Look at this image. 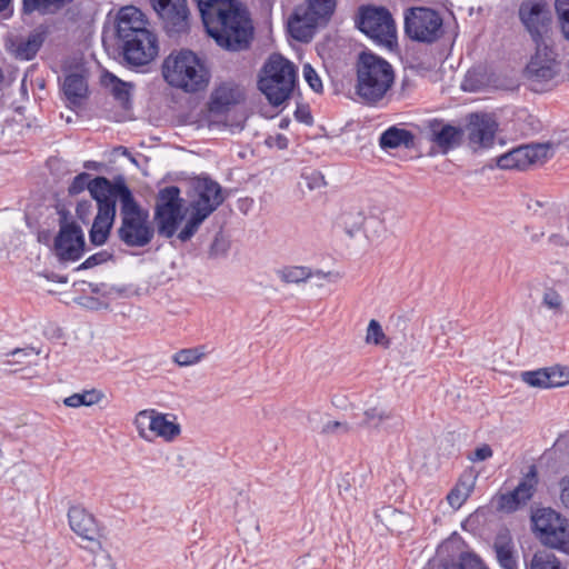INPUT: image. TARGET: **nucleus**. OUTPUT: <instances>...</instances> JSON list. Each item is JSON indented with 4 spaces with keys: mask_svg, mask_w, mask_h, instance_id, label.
<instances>
[{
    "mask_svg": "<svg viewBox=\"0 0 569 569\" xmlns=\"http://www.w3.org/2000/svg\"><path fill=\"white\" fill-rule=\"evenodd\" d=\"M207 32L218 46L231 51L249 47L253 26L237 0H196Z\"/></svg>",
    "mask_w": 569,
    "mask_h": 569,
    "instance_id": "f257e3e1",
    "label": "nucleus"
},
{
    "mask_svg": "<svg viewBox=\"0 0 569 569\" xmlns=\"http://www.w3.org/2000/svg\"><path fill=\"white\" fill-rule=\"evenodd\" d=\"M166 82L187 93L204 90L210 81V72L204 61L188 49L172 51L162 62Z\"/></svg>",
    "mask_w": 569,
    "mask_h": 569,
    "instance_id": "f03ea898",
    "label": "nucleus"
},
{
    "mask_svg": "<svg viewBox=\"0 0 569 569\" xmlns=\"http://www.w3.org/2000/svg\"><path fill=\"white\" fill-rule=\"evenodd\" d=\"M395 82L391 64L371 53H362L357 67L356 92L367 103H377L385 98Z\"/></svg>",
    "mask_w": 569,
    "mask_h": 569,
    "instance_id": "7ed1b4c3",
    "label": "nucleus"
},
{
    "mask_svg": "<svg viewBox=\"0 0 569 569\" xmlns=\"http://www.w3.org/2000/svg\"><path fill=\"white\" fill-rule=\"evenodd\" d=\"M190 198L189 219L178 233L181 241L189 240L197 232L201 223L223 202L226 196L218 182L203 177L192 182Z\"/></svg>",
    "mask_w": 569,
    "mask_h": 569,
    "instance_id": "20e7f679",
    "label": "nucleus"
},
{
    "mask_svg": "<svg viewBox=\"0 0 569 569\" xmlns=\"http://www.w3.org/2000/svg\"><path fill=\"white\" fill-rule=\"evenodd\" d=\"M119 190L121 192V223L118 237L129 247H144L150 243L154 234L149 212L134 201L126 186L120 187Z\"/></svg>",
    "mask_w": 569,
    "mask_h": 569,
    "instance_id": "39448f33",
    "label": "nucleus"
},
{
    "mask_svg": "<svg viewBox=\"0 0 569 569\" xmlns=\"http://www.w3.org/2000/svg\"><path fill=\"white\" fill-rule=\"evenodd\" d=\"M295 83V66L283 57L273 54L261 70L258 87L272 106L279 107L290 98Z\"/></svg>",
    "mask_w": 569,
    "mask_h": 569,
    "instance_id": "423d86ee",
    "label": "nucleus"
},
{
    "mask_svg": "<svg viewBox=\"0 0 569 569\" xmlns=\"http://www.w3.org/2000/svg\"><path fill=\"white\" fill-rule=\"evenodd\" d=\"M533 531L541 545L569 556V520L551 508L532 515Z\"/></svg>",
    "mask_w": 569,
    "mask_h": 569,
    "instance_id": "0eeeda50",
    "label": "nucleus"
},
{
    "mask_svg": "<svg viewBox=\"0 0 569 569\" xmlns=\"http://www.w3.org/2000/svg\"><path fill=\"white\" fill-rule=\"evenodd\" d=\"M133 426L140 439L151 442L160 438L164 442H173L181 435V426L174 415L144 409L136 413Z\"/></svg>",
    "mask_w": 569,
    "mask_h": 569,
    "instance_id": "6e6552de",
    "label": "nucleus"
},
{
    "mask_svg": "<svg viewBox=\"0 0 569 569\" xmlns=\"http://www.w3.org/2000/svg\"><path fill=\"white\" fill-rule=\"evenodd\" d=\"M306 7L296 9L288 22L291 36L299 41H309L320 20L328 19L336 7V0H307Z\"/></svg>",
    "mask_w": 569,
    "mask_h": 569,
    "instance_id": "1a4fd4ad",
    "label": "nucleus"
},
{
    "mask_svg": "<svg viewBox=\"0 0 569 569\" xmlns=\"http://www.w3.org/2000/svg\"><path fill=\"white\" fill-rule=\"evenodd\" d=\"M559 73V63L550 43L538 42L536 53L526 67L525 76L533 91H543L552 86Z\"/></svg>",
    "mask_w": 569,
    "mask_h": 569,
    "instance_id": "9d476101",
    "label": "nucleus"
},
{
    "mask_svg": "<svg viewBox=\"0 0 569 569\" xmlns=\"http://www.w3.org/2000/svg\"><path fill=\"white\" fill-rule=\"evenodd\" d=\"M182 200L177 187H167L157 197L154 219L160 234L171 238L182 219Z\"/></svg>",
    "mask_w": 569,
    "mask_h": 569,
    "instance_id": "9b49d317",
    "label": "nucleus"
},
{
    "mask_svg": "<svg viewBox=\"0 0 569 569\" xmlns=\"http://www.w3.org/2000/svg\"><path fill=\"white\" fill-rule=\"evenodd\" d=\"M358 27L368 37L386 47L390 48L396 41V24L385 8L362 9Z\"/></svg>",
    "mask_w": 569,
    "mask_h": 569,
    "instance_id": "f8f14e48",
    "label": "nucleus"
},
{
    "mask_svg": "<svg viewBox=\"0 0 569 569\" xmlns=\"http://www.w3.org/2000/svg\"><path fill=\"white\" fill-rule=\"evenodd\" d=\"M442 19L431 9L412 8L405 17V31L407 36L420 42H433L441 33Z\"/></svg>",
    "mask_w": 569,
    "mask_h": 569,
    "instance_id": "ddd939ff",
    "label": "nucleus"
},
{
    "mask_svg": "<svg viewBox=\"0 0 569 569\" xmlns=\"http://www.w3.org/2000/svg\"><path fill=\"white\" fill-rule=\"evenodd\" d=\"M555 144L552 142L521 146L500 156L497 166L500 169L525 170L530 166L542 164L553 156Z\"/></svg>",
    "mask_w": 569,
    "mask_h": 569,
    "instance_id": "4468645a",
    "label": "nucleus"
},
{
    "mask_svg": "<svg viewBox=\"0 0 569 569\" xmlns=\"http://www.w3.org/2000/svg\"><path fill=\"white\" fill-rule=\"evenodd\" d=\"M519 14L536 44L550 43L551 12L546 2H525Z\"/></svg>",
    "mask_w": 569,
    "mask_h": 569,
    "instance_id": "2eb2a0df",
    "label": "nucleus"
},
{
    "mask_svg": "<svg viewBox=\"0 0 569 569\" xmlns=\"http://www.w3.org/2000/svg\"><path fill=\"white\" fill-rule=\"evenodd\" d=\"M124 60L132 66H146L150 63L159 51L157 36L152 30L146 31L144 37H132L123 42H118Z\"/></svg>",
    "mask_w": 569,
    "mask_h": 569,
    "instance_id": "dca6fc26",
    "label": "nucleus"
},
{
    "mask_svg": "<svg viewBox=\"0 0 569 569\" xmlns=\"http://www.w3.org/2000/svg\"><path fill=\"white\" fill-rule=\"evenodd\" d=\"M151 30L146 14L137 7L126 6L117 13L116 36L118 42H123L132 37L143 36Z\"/></svg>",
    "mask_w": 569,
    "mask_h": 569,
    "instance_id": "f3484780",
    "label": "nucleus"
},
{
    "mask_svg": "<svg viewBox=\"0 0 569 569\" xmlns=\"http://www.w3.org/2000/svg\"><path fill=\"white\" fill-rule=\"evenodd\" d=\"M151 3L168 32L180 33L188 29L186 0H151Z\"/></svg>",
    "mask_w": 569,
    "mask_h": 569,
    "instance_id": "a211bd4d",
    "label": "nucleus"
},
{
    "mask_svg": "<svg viewBox=\"0 0 569 569\" xmlns=\"http://www.w3.org/2000/svg\"><path fill=\"white\" fill-rule=\"evenodd\" d=\"M84 251V238L80 227L64 224L54 240V252L60 260H78Z\"/></svg>",
    "mask_w": 569,
    "mask_h": 569,
    "instance_id": "6ab92c4d",
    "label": "nucleus"
},
{
    "mask_svg": "<svg viewBox=\"0 0 569 569\" xmlns=\"http://www.w3.org/2000/svg\"><path fill=\"white\" fill-rule=\"evenodd\" d=\"M71 530L83 541L91 543V551L101 549L99 528L91 513L81 507H71L68 512Z\"/></svg>",
    "mask_w": 569,
    "mask_h": 569,
    "instance_id": "aec40b11",
    "label": "nucleus"
},
{
    "mask_svg": "<svg viewBox=\"0 0 569 569\" xmlns=\"http://www.w3.org/2000/svg\"><path fill=\"white\" fill-rule=\"evenodd\" d=\"M523 382L533 388H558L569 385V367L552 366L521 373Z\"/></svg>",
    "mask_w": 569,
    "mask_h": 569,
    "instance_id": "412c9836",
    "label": "nucleus"
},
{
    "mask_svg": "<svg viewBox=\"0 0 569 569\" xmlns=\"http://www.w3.org/2000/svg\"><path fill=\"white\" fill-rule=\"evenodd\" d=\"M243 99L244 90L242 87L233 82H222L211 92L209 112L217 116L223 114Z\"/></svg>",
    "mask_w": 569,
    "mask_h": 569,
    "instance_id": "4be33fe9",
    "label": "nucleus"
},
{
    "mask_svg": "<svg viewBox=\"0 0 569 569\" xmlns=\"http://www.w3.org/2000/svg\"><path fill=\"white\" fill-rule=\"evenodd\" d=\"M496 121L488 114H471L467 126L469 143L473 148H487L495 138Z\"/></svg>",
    "mask_w": 569,
    "mask_h": 569,
    "instance_id": "5701e85b",
    "label": "nucleus"
},
{
    "mask_svg": "<svg viewBox=\"0 0 569 569\" xmlns=\"http://www.w3.org/2000/svg\"><path fill=\"white\" fill-rule=\"evenodd\" d=\"M537 483V471L532 466L513 491L500 497V509L510 512L516 510L519 506L525 505L532 497Z\"/></svg>",
    "mask_w": 569,
    "mask_h": 569,
    "instance_id": "b1692460",
    "label": "nucleus"
},
{
    "mask_svg": "<svg viewBox=\"0 0 569 569\" xmlns=\"http://www.w3.org/2000/svg\"><path fill=\"white\" fill-rule=\"evenodd\" d=\"M429 129L430 140L442 153H447L449 150L459 146L462 138V131L459 128L446 124L442 121H431Z\"/></svg>",
    "mask_w": 569,
    "mask_h": 569,
    "instance_id": "393cba45",
    "label": "nucleus"
},
{
    "mask_svg": "<svg viewBox=\"0 0 569 569\" xmlns=\"http://www.w3.org/2000/svg\"><path fill=\"white\" fill-rule=\"evenodd\" d=\"M363 425L373 429L387 431L397 430L401 426L400 417L386 406H373L366 409Z\"/></svg>",
    "mask_w": 569,
    "mask_h": 569,
    "instance_id": "a878e982",
    "label": "nucleus"
},
{
    "mask_svg": "<svg viewBox=\"0 0 569 569\" xmlns=\"http://www.w3.org/2000/svg\"><path fill=\"white\" fill-rule=\"evenodd\" d=\"M116 217V206L104 204L99 208L90 230V241L96 246L103 244L110 233Z\"/></svg>",
    "mask_w": 569,
    "mask_h": 569,
    "instance_id": "bb28decb",
    "label": "nucleus"
},
{
    "mask_svg": "<svg viewBox=\"0 0 569 569\" xmlns=\"http://www.w3.org/2000/svg\"><path fill=\"white\" fill-rule=\"evenodd\" d=\"M493 549L502 569H518L517 551L508 531L505 530L497 535Z\"/></svg>",
    "mask_w": 569,
    "mask_h": 569,
    "instance_id": "cd10ccee",
    "label": "nucleus"
},
{
    "mask_svg": "<svg viewBox=\"0 0 569 569\" xmlns=\"http://www.w3.org/2000/svg\"><path fill=\"white\" fill-rule=\"evenodd\" d=\"M119 186H113L111 182L104 177H97L88 183V190L91 197L97 201L98 209L102 208L104 204H113L116 206V196L121 192L119 190Z\"/></svg>",
    "mask_w": 569,
    "mask_h": 569,
    "instance_id": "c85d7f7f",
    "label": "nucleus"
},
{
    "mask_svg": "<svg viewBox=\"0 0 569 569\" xmlns=\"http://www.w3.org/2000/svg\"><path fill=\"white\" fill-rule=\"evenodd\" d=\"M63 92L72 104H79L87 97L88 84L84 70H78L66 77Z\"/></svg>",
    "mask_w": 569,
    "mask_h": 569,
    "instance_id": "c756f323",
    "label": "nucleus"
},
{
    "mask_svg": "<svg viewBox=\"0 0 569 569\" xmlns=\"http://www.w3.org/2000/svg\"><path fill=\"white\" fill-rule=\"evenodd\" d=\"M477 476L472 471L465 472L456 486L447 495V501L455 510H458L468 499L476 485Z\"/></svg>",
    "mask_w": 569,
    "mask_h": 569,
    "instance_id": "7c9ffc66",
    "label": "nucleus"
},
{
    "mask_svg": "<svg viewBox=\"0 0 569 569\" xmlns=\"http://www.w3.org/2000/svg\"><path fill=\"white\" fill-rule=\"evenodd\" d=\"M526 569H568L561 559L551 550L538 549L526 562Z\"/></svg>",
    "mask_w": 569,
    "mask_h": 569,
    "instance_id": "2f4dec72",
    "label": "nucleus"
},
{
    "mask_svg": "<svg viewBox=\"0 0 569 569\" xmlns=\"http://www.w3.org/2000/svg\"><path fill=\"white\" fill-rule=\"evenodd\" d=\"M525 207L531 214L546 217L550 222L560 212V207L545 196L539 198L526 197Z\"/></svg>",
    "mask_w": 569,
    "mask_h": 569,
    "instance_id": "473e14b6",
    "label": "nucleus"
},
{
    "mask_svg": "<svg viewBox=\"0 0 569 569\" xmlns=\"http://www.w3.org/2000/svg\"><path fill=\"white\" fill-rule=\"evenodd\" d=\"M44 41L43 34L40 32H32L27 38L18 40L13 44V52L18 59L31 60Z\"/></svg>",
    "mask_w": 569,
    "mask_h": 569,
    "instance_id": "72a5a7b5",
    "label": "nucleus"
},
{
    "mask_svg": "<svg viewBox=\"0 0 569 569\" xmlns=\"http://www.w3.org/2000/svg\"><path fill=\"white\" fill-rule=\"evenodd\" d=\"M363 233L370 242L379 241L386 237L387 227L383 211L372 210L366 216Z\"/></svg>",
    "mask_w": 569,
    "mask_h": 569,
    "instance_id": "f704fd0d",
    "label": "nucleus"
},
{
    "mask_svg": "<svg viewBox=\"0 0 569 569\" xmlns=\"http://www.w3.org/2000/svg\"><path fill=\"white\" fill-rule=\"evenodd\" d=\"M379 142L383 149L408 147L412 142V134L405 129L391 127L381 134Z\"/></svg>",
    "mask_w": 569,
    "mask_h": 569,
    "instance_id": "c9c22d12",
    "label": "nucleus"
},
{
    "mask_svg": "<svg viewBox=\"0 0 569 569\" xmlns=\"http://www.w3.org/2000/svg\"><path fill=\"white\" fill-rule=\"evenodd\" d=\"M276 273L287 284H299L313 277V271L307 266H286L278 269Z\"/></svg>",
    "mask_w": 569,
    "mask_h": 569,
    "instance_id": "e433bc0d",
    "label": "nucleus"
},
{
    "mask_svg": "<svg viewBox=\"0 0 569 569\" xmlns=\"http://www.w3.org/2000/svg\"><path fill=\"white\" fill-rule=\"evenodd\" d=\"M73 0H22L23 12L52 13L60 10Z\"/></svg>",
    "mask_w": 569,
    "mask_h": 569,
    "instance_id": "4c0bfd02",
    "label": "nucleus"
},
{
    "mask_svg": "<svg viewBox=\"0 0 569 569\" xmlns=\"http://www.w3.org/2000/svg\"><path fill=\"white\" fill-rule=\"evenodd\" d=\"M103 398V395L96 390H84L82 392L73 393L67 398L63 399L64 406L69 408H79V407H90L96 403H99L101 399Z\"/></svg>",
    "mask_w": 569,
    "mask_h": 569,
    "instance_id": "58836bf2",
    "label": "nucleus"
},
{
    "mask_svg": "<svg viewBox=\"0 0 569 569\" xmlns=\"http://www.w3.org/2000/svg\"><path fill=\"white\" fill-rule=\"evenodd\" d=\"M204 347L181 349L172 357V361L179 367H189L199 363L206 357Z\"/></svg>",
    "mask_w": 569,
    "mask_h": 569,
    "instance_id": "ea45409f",
    "label": "nucleus"
},
{
    "mask_svg": "<svg viewBox=\"0 0 569 569\" xmlns=\"http://www.w3.org/2000/svg\"><path fill=\"white\" fill-rule=\"evenodd\" d=\"M102 81L116 99L121 102L128 101L131 83L120 80L112 73H106Z\"/></svg>",
    "mask_w": 569,
    "mask_h": 569,
    "instance_id": "a19ab883",
    "label": "nucleus"
},
{
    "mask_svg": "<svg viewBox=\"0 0 569 569\" xmlns=\"http://www.w3.org/2000/svg\"><path fill=\"white\" fill-rule=\"evenodd\" d=\"M366 216L358 210L346 211L341 216V224L345 231L350 236H356L360 230L365 229Z\"/></svg>",
    "mask_w": 569,
    "mask_h": 569,
    "instance_id": "79ce46f5",
    "label": "nucleus"
},
{
    "mask_svg": "<svg viewBox=\"0 0 569 569\" xmlns=\"http://www.w3.org/2000/svg\"><path fill=\"white\" fill-rule=\"evenodd\" d=\"M541 303L555 316L563 313L565 305L562 296L552 287L545 288L541 297Z\"/></svg>",
    "mask_w": 569,
    "mask_h": 569,
    "instance_id": "37998d69",
    "label": "nucleus"
},
{
    "mask_svg": "<svg viewBox=\"0 0 569 569\" xmlns=\"http://www.w3.org/2000/svg\"><path fill=\"white\" fill-rule=\"evenodd\" d=\"M365 340L368 345L379 346L382 348H389L390 346L389 338L386 336L381 325L375 319L369 321Z\"/></svg>",
    "mask_w": 569,
    "mask_h": 569,
    "instance_id": "c03bdc74",
    "label": "nucleus"
},
{
    "mask_svg": "<svg viewBox=\"0 0 569 569\" xmlns=\"http://www.w3.org/2000/svg\"><path fill=\"white\" fill-rule=\"evenodd\" d=\"M323 176L316 170L306 171L301 174L299 187L302 191H312L325 186Z\"/></svg>",
    "mask_w": 569,
    "mask_h": 569,
    "instance_id": "a18cd8bd",
    "label": "nucleus"
},
{
    "mask_svg": "<svg viewBox=\"0 0 569 569\" xmlns=\"http://www.w3.org/2000/svg\"><path fill=\"white\" fill-rule=\"evenodd\" d=\"M556 11L562 34L569 40V0H556Z\"/></svg>",
    "mask_w": 569,
    "mask_h": 569,
    "instance_id": "49530a36",
    "label": "nucleus"
},
{
    "mask_svg": "<svg viewBox=\"0 0 569 569\" xmlns=\"http://www.w3.org/2000/svg\"><path fill=\"white\" fill-rule=\"evenodd\" d=\"M352 426L346 421H327L321 427V432L325 435H347L352 431Z\"/></svg>",
    "mask_w": 569,
    "mask_h": 569,
    "instance_id": "de8ad7c7",
    "label": "nucleus"
},
{
    "mask_svg": "<svg viewBox=\"0 0 569 569\" xmlns=\"http://www.w3.org/2000/svg\"><path fill=\"white\" fill-rule=\"evenodd\" d=\"M303 78L310 86V88L316 92L322 91V82L316 70L310 64L303 66Z\"/></svg>",
    "mask_w": 569,
    "mask_h": 569,
    "instance_id": "09e8293b",
    "label": "nucleus"
},
{
    "mask_svg": "<svg viewBox=\"0 0 569 569\" xmlns=\"http://www.w3.org/2000/svg\"><path fill=\"white\" fill-rule=\"evenodd\" d=\"M90 176L88 173H80L74 177L72 183L69 187L70 194H78L88 188V183H90Z\"/></svg>",
    "mask_w": 569,
    "mask_h": 569,
    "instance_id": "8fccbe9b",
    "label": "nucleus"
},
{
    "mask_svg": "<svg viewBox=\"0 0 569 569\" xmlns=\"http://www.w3.org/2000/svg\"><path fill=\"white\" fill-rule=\"evenodd\" d=\"M493 455V451L489 445H481L480 447L476 448V450L469 455L468 459L472 462L483 461L489 458H491Z\"/></svg>",
    "mask_w": 569,
    "mask_h": 569,
    "instance_id": "3c124183",
    "label": "nucleus"
},
{
    "mask_svg": "<svg viewBox=\"0 0 569 569\" xmlns=\"http://www.w3.org/2000/svg\"><path fill=\"white\" fill-rule=\"evenodd\" d=\"M560 501L569 509V475L563 476L559 481Z\"/></svg>",
    "mask_w": 569,
    "mask_h": 569,
    "instance_id": "603ef678",
    "label": "nucleus"
},
{
    "mask_svg": "<svg viewBox=\"0 0 569 569\" xmlns=\"http://www.w3.org/2000/svg\"><path fill=\"white\" fill-rule=\"evenodd\" d=\"M40 351L34 348H23V349H16L11 352V356L17 359V361H22L26 358L30 356H39Z\"/></svg>",
    "mask_w": 569,
    "mask_h": 569,
    "instance_id": "864d4df0",
    "label": "nucleus"
},
{
    "mask_svg": "<svg viewBox=\"0 0 569 569\" xmlns=\"http://www.w3.org/2000/svg\"><path fill=\"white\" fill-rule=\"evenodd\" d=\"M549 242L556 247L568 246V237L561 232H555L549 236Z\"/></svg>",
    "mask_w": 569,
    "mask_h": 569,
    "instance_id": "5fc2aeb1",
    "label": "nucleus"
},
{
    "mask_svg": "<svg viewBox=\"0 0 569 569\" xmlns=\"http://www.w3.org/2000/svg\"><path fill=\"white\" fill-rule=\"evenodd\" d=\"M103 261V258H102V254L101 253H98V254H93L91 257H89L81 266V268H84V269H88V268H92L97 264H99L100 262Z\"/></svg>",
    "mask_w": 569,
    "mask_h": 569,
    "instance_id": "6e6d98bb",
    "label": "nucleus"
},
{
    "mask_svg": "<svg viewBox=\"0 0 569 569\" xmlns=\"http://www.w3.org/2000/svg\"><path fill=\"white\" fill-rule=\"evenodd\" d=\"M10 2L11 0H0V12L3 11Z\"/></svg>",
    "mask_w": 569,
    "mask_h": 569,
    "instance_id": "4d7b16f0",
    "label": "nucleus"
},
{
    "mask_svg": "<svg viewBox=\"0 0 569 569\" xmlns=\"http://www.w3.org/2000/svg\"><path fill=\"white\" fill-rule=\"evenodd\" d=\"M387 512H389L391 516L393 517H401L403 516L401 512L397 511V510H390L388 509Z\"/></svg>",
    "mask_w": 569,
    "mask_h": 569,
    "instance_id": "13d9d810",
    "label": "nucleus"
},
{
    "mask_svg": "<svg viewBox=\"0 0 569 569\" xmlns=\"http://www.w3.org/2000/svg\"><path fill=\"white\" fill-rule=\"evenodd\" d=\"M280 147L281 148H284L286 147V139L284 138H280Z\"/></svg>",
    "mask_w": 569,
    "mask_h": 569,
    "instance_id": "bf43d9fd",
    "label": "nucleus"
},
{
    "mask_svg": "<svg viewBox=\"0 0 569 569\" xmlns=\"http://www.w3.org/2000/svg\"><path fill=\"white\" fill-rule=\"evenodd\" d=\"M322 274L323 277H326L325 273L320 272V271H317V272H313V276H320ZM327 276H330V272H327Z\"/></svg>",
    "mask_w": 569,
    "mask_h": 569,
    "instance_id": "052dcab7",
    "label": "nucleus"
}]
</instances>
